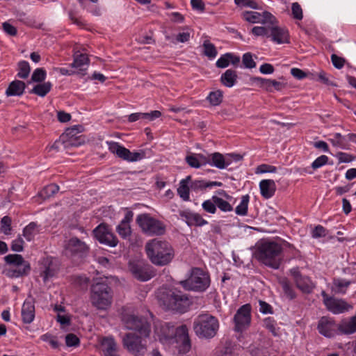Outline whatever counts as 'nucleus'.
<instances>
[{
  "label": "nucleus",
  "instance_id": "nucleus-38",
  "mask_svg": "<svg viewBox=\"0 0 356 356\" xmlns=\"http://www.w3.org/2000/svg\"><path fill=\"white\" fill-rule=\"evenodd\" d=\"M249 201L250 196L248 195H243L241 198L240 203L235 209V213L238 216H246L248 214Z\"/></svg>",
  "mask_w": 356,
  "mask_h": 356
},
{
  "label": "nucleus",
  "instance_id": "nucleus-41",
  "mask_svg": "<svg viewBox=\"0 0 356 356\" xmlns=\"http://www.w3.org/2000/svg\"><path fill=\"white\" fill-rule=\"evenodd\" d=\"M58 190L59 187L58 185L51 184L44 187L39 193V195L43 199L49 198L56 194Z\"/></svg>",
  "mask_w": 356,
  "mask_h": 356
},
{
  "label": "nucleus",
  "instance_id": "nucleus-58",
  "mask_svg": "<svg viewBox=\"0 0 356 356\" xmlns=\"http://www.w3.org/2000/svg\"><path fill=\"white\" fill-rule=\"evenodd\" d=\"M328 157L325 155H322L316 159L312 163V167L314 169L319 168L327 163Z\"/></svg>",
  "mask_w": 356,
  "mask_h": 356
},
{
  "label": "nucleus",
  "instance_id": "nucleus-31",
  "mask_svg": "<svg viewBox=\"0 0 356 356\" xmlns=\"http://www.w3.org/2000/svg\"><path fill=\"white\" fill-rule=\"evenodd\" d=\"M129 269L137 279L141 281H147L151 278V275L144 271L140 264L129 261Z\"/></svg>",
  "mask_w": 356,
  "mask_h": 356
},
{
  "label": "nucleus",
  "instance_id": "nucleus-50",
  "mask_svg": "<svg viewBox=\"0 0 356 356\" xmlns=\"http://www.w3.org/2000/svg\"><path fill=\"white\" fill-rule=\"evenodd\" d=\"M189 184L191 190L195 192H198L208 187L207 183L204 180H191Z\"/></svg>",
  "mask_w": 356,
  "mask_h": 356
},
{
  "label": "nucleus",
  "instance_id": "nucleus-32",
  "mask_svg": "<svg viewBox=\"0 0 356 356\" xmlns=\"http://www.w3.org/2000/svg\"><path fill=\"white\" fill-rule=\"evenodd\" d=\"M257 80L261 87L269 92H272L273 89L281 90L284 86L282 83L277 81L276 80L265 78H257Z\"/></svg>",
  "mask_w": 356,
  "mask_h": 356
},
{
  "label": "nucleus",
  "instance_id": "nucleus-28",
  "mask_svg": "<svg viewBox=\"0 0 356 356\" xmlns=\"http://www.w3.org/2000/svg\"><path fill=\"white\" fill-rule=\"evenodd\" d=\"M260 193L265 199L272 197L276 191V184L273 179H263L259 182Z\"/></svg>",
  "mask_w": 356,
  "mask_h": 356
},
{
  "label": "nucleus",
  "instance_id": "nucleus-36",
  "mask_svg": "<svg viewBox=\"0 0 356 356\" xmlns=\"http://www.w3.org/2000/svg\"><path fill=\"white\" fill-rule=\"evenodd\" d=\"M350 282L341 278H335L333 280V286L332 290L337 293H345Z\"/></svg>",
  "mask_w": 356,
  "mask_h": 356
},
{
  "label": "nucleus",
  "instance_id": "nucleus-46",
  "mask_svg": "<svg viewBox=\"0 0 356 356\" xmlns=\"http://www.w3.org/2000/svg\"><path fill=\"white\" fill-rule=\"evenodd\" d=\"M333 146L345 148V139L344 137L339 133H335L332 135V138L329 139Z\"/></svg>",
  "mask_w": 356,
  "mask_h": 356
},
{
  "label": "nucleus",
  "instance_id": "nucleus-54",
  "mask_svg": "<svg viewBox=\"0 0 356 356\" xmlns=\"http://www.w3.org/2000/svg\"><path fill=\"white\" fill-rule=\"evenodd\" d=\"M291 10L293 18L298 20H301L302 19V10L298 3L295 2L292 3Z\"/></svg>",
  "mask_w": 356,
  "mask_h": 356
},
{
  "label": "nucleus",
  "instance_id": "nucleus-20",
  "mask_svg": "<svg viewBox=\"0 0 356 356\" xmlns=\"http://www.w3.org/2000/svg\"><path fill=\"white\" fill-rule=\"evenodd\" d=\"M181 220L184 221L188 226H203L208 224L202 216L197 213L192 212L189 210L180 211L179 212Z\"/></svg>",
  "mask_w": 356,
  "mask_h": 356
},
{
  "label": "nucleus",
  "instance_id": "nucleus-24",
  "mask_svg": "<svg viewBox=\"0 0 356 356\" xmlns=\"http://www.w3.org/2000/svg\"><path fill=\"white\" fill-rule=\"evenodd\" d=\"M133 216L132 211H127L116 228L117 232L123 238H127L131 235L130 222L132 220Z\"/></svg>",
  "mask_w": 356,
  "mask_h": 356
},
{
  "label": "nucleus",
  "instance_id": "nucleus-7",
  "mask_svg": "<svg viewBox=\"0 0 356 356\" xmlns=\"http://www.w3.org/2000/svg\"><path fill=\"white\" fill-rule=\"evenodd\" d=\"M219 328L218 319L208 314L199 315L195 320L193 329L200 337L212 338Z\"/></svg>",
  "mask_w": 356,
  "mask_h": 356
},
{
  "label": "nucleus",
  "instance_id": "nucleus-9",
  "mask_svg": "<svg viewBox=\"0 0 356 356\" xmlns=\"http://www.w3.org/2000/svg\"><path fill=\"white\" fill-rule=\"evenodd\" d=\"M136 222L142 232L147 236H161L165 232V225L149 213H142L136 217Z\"/></svg>",
  "mask_w": 356,
  "mask_h": 356
},
{
  "label": "nucleus",
  "instance_id": "nucleus-16",
  "mask_svg": "<svg viewBox=\"0 0 356 356\" xmlns=\"http://www.w3.org/2000/svg\"><path fill=\"white\" fill-rule=\"evenodd\" d=\"M251 307L248 304L241 306L234 315V330L236 332H242L245 330L251 321Z\"/></svg>",
  "mask_w": 356,
  "mask_h": 356
},
{
  "label": "nucleus",
  "instance_id": "nucleus-45",
  "mask_svg": "<svg viewBox=\"0 0 356 356\" xmlns=\"http://www.w3.org/2000/svg\"><path fill=\"white\" fill-rule=\"evenodd\" d=\"M235 3L241 8H250L253 10H259V4L254 0H234Z\"/></svg>",
  "mask_w": 356,
  "mask_h": 356
},
{
  "label": "nucleus",
  "instance_id": "nucleus-40",
  "mask_svg": "<svg viewBox=\"0 0 356 356\" xmlns=\"http://www.w3.org/2000/svg\"><path fill=\"white\" fill-rule=\"evenodd\" d=\"M223 98L222 92L220 90L211 91L207 97L211 105L218 106L221 104Z\"/></svg>",
  "mask_w": 356,
  "mask_h": 356
},
{
  "label": "nucleus",
  "instance_id": "nucleus-27",
  "mask_svg": "<svg viewBox=\"0 0 356 356\" xmlns=\"http://www.w3.org/2000/svg\"><path fill=\"white\" fill-rule=\"evenodd\" d=\"M104 356H118L117 344L113 337H104L100 342Z\"/></svg>",
  "mask_w": 356,
  "mask_h": 356
},
{
  "label": "nucleus",
  "instance_id": "nucleus-48",
  "mask_svg": "<svg viewBox=\"0 0 356 356\" xmlns=\"http://www.w3.org/2000/svg\"><path fill=\"white\" fill-rule=\"evenodd\" d=\"M40 339L42 341L48 342L53 348H58L59 346L56 337L50 333L42 334L40 336Z\"/></svg>",
  "mask_w": 356,
  "mask_h": 356
},
{
  "label": "nucleus",
  "instance_id": "nucleus-60",
  "mask_svg": "<svg viewBox=\"0 0 356 356\" xmlns=\"http://www.w3.org/2000/svg\"><path fill=\"white\" fill-rule=\"evenodd\" d=\"M65 343L67 346H76L79 343V338L74 334H68L65 337Z\"/></svg>",
  "mask_w": 356,
  "mask_h": 356
},
{
  "label": "nucleus",
  "instance_id": "nucleus-12",
  "mask_svg": "<svg viewBox=\"0 0 356 356\" xmlns=\"http://www.w3.org/2000/svg\"><path fill=\"white\" fill-rule=\"evenodd\" d=\"M146 337L136 332L128 333L123 339L124 346L132 354H143L146 350Z\"/></svg>",
  "mask_w": 356,
  "mask_h": 356
},
{
  "label": "nucleus",
  "instance_id": "nucleus-47",
  "mask_svg": "<svg viewBox=\"0 0 356 356\" xmlns=\"http://www.w3.org/2000/svg\"><path fill=\"white\" fill-rule=\"evenodd\" d=\"M264 326L268 329L274 336H277L278 328L277 327L275 320L270 317L266 318L264 321Z\"/></svg>",
  "mask_w": 356,
  "mask_h": 356
},
{
  "label": "nucleus",
  "instance_id": "nucleus-39",
  "mask_svg": "<svg viewBox=\"0 0 356 356\" xmlns=\"http://www.w3.org/2000/svg\"><path fill=\"white\" fill-rule=\"evenodd\" d=\"M52 85L50 82L40 83L33 87L32 92L40 97H44L50 90Z\"/></svg>",
  "mask_w": 356,
  "mask_h": 356
},
{
  "label": "nucleus",
  "instance_id": "nucleus-8",
  "mask_svg": "<svg viewBox=\"0 0 356 356\" xmlns=\"http://www.w3.org/2000/svg\"><path fill=\"white\" fill-rule=\"evenodd\" d=\"M10 267L6 270V275L9 277H19L26 275L31 270L29 261H25L20 254H8L4 257Z\"/></svg>",
  "mask_w": 356,
  "mask_h": 356
},
{
  "label": "nucleus",
  "instance_id": "nucleus-37",
  "mask_svg": "<svg viewBox=\"0 0 356 356\" xmlns=\"http://www.w3.org/2000/svg\"><path fill=\"white\" fill-rule=\"evenodd\" d=\"M39 233L38 225L35 222H31L26 226L23 230V236L29 241L34 238V237Z\"/></svg>",
  "mask_w": 356,
  "mask_h": 356
},
{
  "label": "nucleus",
  "instance_id": "nucleus-6",
  "mask_svg": "<svg viewBox=\"0 0 356 356\" xmlns=\"http://www.w3.org/2000/svg\"><path fill=\"white\" fill-rule=\"evenodd\" d=\"M90 301L99 310L106 311L110 308L113 301L111 289L105 283H96L92 286Z\"/></svg>",
  "mask_w": 356,
  "mask_h": 356
},
{
  "label": "nucleus",
  "instance_id": "nucleus-3",
  "mask_svg": "<svg viewBox=\"0 0 356 356\" xmlns=\"http://www.w3.org/2000/svg\"><path fill=\"white\" fill-rule=\"evenodd\" d=\"M250 33L256 38H270L272 42L278 44L289 42L288 30L279 26L278 20L275 17L273 22H268L266 26L252 27Z\"/></svg>",
  "mask_w": 356,
  "mask_h": 356
},
{
  "label": "nucleus",
  "instance_id": "nucleus-29",
  "mask_svg": "<svg viewBox=\"0 0 356 356\" xmlns=\"http://www.w3.org/2000/svg\"><path fill=\"white\" fill-rule=\"evenodd\" d=\"M297 287L305 293H310L314 286L312 280L306 276H302L298 273L294 275Z\"/></svg>",
  "mask_w": 356,
  "mask_h": 356
},
{
  "label": "nucleus",
  "instance_id": "nucleus-61",
  "mask_svg": "<svg viewBox=\"0 0 356 356\" xmlns=\"http://www.w3.org/2000/svg\"><path fill=\"white\" fill-rule=\"evenodd\" d=\"M3 31L10 35H15L17 34L16 28L8 22H4L2 24Z\"/></svg>",
  "mask_w": 356,
  "mask_h": 356
},
{
  "label": "nucleus",
  "instance_id": "nucleus-51",
  "mask_svg": "<svg viewBox=\"0 0 356 356\" xmlns=\"http://www.w3.org/2000/svg\"><path fill=\"white\" fill-rule=\"evenodd\" d=\"M46 78V71L42 68H37L31 76V80L34 82H41Z\"/></svg>",
  "mask_w": 356,
  "mask_h": 356
},
{
  "label": "nucleus",
  "instance_id": "nucleus-26",
  "mask_svg": "<svg viewBox=\"0 0 356 356\" xmlns=\"http://www.w3.org/2000/svg\"><path fill=\"white\" fill-rule=\"evenodd\" d=\"M186 162L189 166L200 168L209 163L210 159L202 154L191 153L186 156Z\"/></svg>",
  "mask_w": 356,
  "mask_h": 356
},
{
  "label": "nucleus",
  "instance_id": "nucleus-1",
  "mask_svg": "<svg viewBox=\"0 0 356 356\" xmlns=\"http://www.w3.org/2000/svg\"><path fill=\"white\" fill-rule=\"evenodd\" d=\"M154 337L165 348L179 353H188L191 349L188 330L185 325L175 328L170 323L156 322Z\"/></svg>",
  "mask_w": 356,
  "mask_h": 356
},
{
  "label": "nucleus",
  "instance_id": "nucleus-5",
  "mask_svg": "<svg viewBox=\"0 0 356 356\" xmlns=\"http://www.w3.org/2000/svg\"><path fill=\"white\" fill-rule=\"evenodd\" d=\"M282 251V248L279 243L264 241L259 243L255 255L266 266L277 269L280 266V254Z\"/></svg>",
  "mask_w": 356,
  "mask_h": 356
},
{
  "label": "nucleus",
  "instance_id": "nucleus-18",
  "mask_svg": "<svg viewBox=\"0 0 356 356\" xmlns=\"http://www.w3.org/2000/svg\"><path fill=\"white\" fill-rule=\"evenodd\" d=\"M93 234L99 243L110 247H115L118 243V238L105 224H100L97 226L93 230Z\"/></svg>",
  "mask_w": 356,
  "mask_h": 356
},
{
  "label": "nucleus",
  "instance_id": "nucleus-56",
  "mask_svg": "<svg viewBox=\"0 0 356 356\" xmlns=\"http://www.w3.org/2000/svg\"><path fill=\"white\" fill-rule=\"evenodd\" d=\"M243 63L247 68H253L256 66V63L252 58L250 53H245L243 56Z\"/></svg>",
  "mask_w": 356,
  "mask_h": 356
},
{
  "label": "nucleus",
  "instance_id": "nucleus-10",
  "mask_svg": "<svg viewBox=\"0 0 356 356\" xmlns=\"http://www.w3.org/2000/svg\"><path fill=\"white\" fill-rule=\"evenodd\" d=\"M106 143L111 153L128 162L138 161L145 157V153L143 151L131 152L128 149L121 145L119 143L106 141Z\"/></svg>",
  "mask_w": 356,
  "mask_h": 356
},
{
  "label": "nucleus",
  "instance_id": "nucleus-63",
  "mask_svg": "<svg viewBox=\"0 0 356 356\" xmlns=\"http://www.w3.org/2000/svg\"><path fill=\"white\" fill-rule=\"evenodd\" d=\"M170 20L175 23H182L184 20V17L178 12H173L168 14Z\"/></svg>",
  "mask_w": 356,
  "mask_h": 356
},
{
  "label": "nucleus",
  "instance_id": "nucleus-21",
  "mask_svg": "<svg viewBox=\"0 0 356 356\" xmlns=\"http://www.w3.org/2000/svg\"><path fill=\"white\" fill-rule=\"evenodd\" d=\"M318 330L322 335L330 338L336 334L337 325L331 318L324 316L318 322Z\"/></svg>",
  "mask_w": 356,
  "mask_h": 356
},
{
  "label": "nucleus",
  "instance_id": "nucleus-30",
  "mask_svg": "<svg viewBox=\"0 0 356 356\" xmlns=\"http://www.w3.org/2000/svg\"><path fill=\"white\" fill-rule=\"evenodd\" d=\"M25 83L19 80L12 81L6 90V95L8 97L10 96H21L25 90Z\"/></svg>",
  "mask_w": 356,
  "mask_h": 356
},
{
  "label": "nucleus",
  "instance_id": "nucleus-52",
  "mask_svg": "<svg viewBox=\"0 0 356 356\" xmlns=\"http://www.w3.org/2000/svg\"><path fill=\"white\" fill-rule=\"evenodd\" d=\"M335 157L339 163H350L355 159V156L352 154L342 152L337 153Z\"/></svg>",
  "mask_w": 356,
  "mask_h": 356
},
{
  "label": "nucleus",
  "instance_id": "nucleus-64",
  "mask_svg": "<svg viewBox=\"0 0 356 356\" xmlns=\"http://www.w3.org/2000/svg\"><path fill=\"white\" fill-rule=\"evenodd\" d=\"M191 3L193 10H197L201 13L204 11V3L202 1V0H191Z\"/></svg>",
  "mask_w": 356,
  "mask_h": 356
},
{
  "label": "nucleus",
  "instance_id": "nucleus-14",
  "mask_svg": "<svg viewBox=\"0 0 356 356\" xmlns=\"http://www.w3.org/2000/svg\"><path fill=\"white\" fill-rule=\"evenodd\" d=\"M254 10H243L241 13V17L245 22L250 24H260L261 26H266L268 22H273L275 20V16L267 10L261 12Z\"/></svg>",
  "mask_w": 356,
  "mask_h": 356
},
{
  "label": "nucleus",
  "instance_id": "nucleus-11",
  "mask_svg": "<svg viewBox=\"0 0 356 356\" xmlns=\"http://www.w3.org/2000/svg\"><path fill=\"white\" fill-rule=\"evenodd\" d=\"M209 275L200 268L192 270L191 275L184 282V286L190 290L204 291L209 286Z\"/></svg>",
  "mask_w": 356,
  "mask_h": 356
},
{
  "label": "nucleus",
  "instance_id": "nucleus-19",
  "mask_svg": "<svg viewBox=\"0 0 356 356\" xmlns=\"http://www.w3.org/2000/svg\"><path fill=\"white\" fill-rule=\"evenodd\" d=\"M65 249L67 254L82 257L87 252L88 248L84 242L77 238H72L66 243Z\"/></svg>",
  "mask_w": 356,
  "mask_h": 356
},
{
  "label": "nucleus",
  "instance_id": "nucleus-43",
  "mask_svg": "<svg viewBox=\"0 0 356 356\" xmlns=\"http://www.w3.org/2000/svg\"><path fill=\"white\" fill-rule=\"evenodd\" d=\"M215 198L213 195L210 199L204 201L202 204L203 210L210 214H215L217 212Z\"/></svg>",
  "mask_w": 356,
  "mask_h": 356
},
{
  "label": "nucleus",
  "instance_id": "nucleus-17",
  "mask_svg": "<svg viewBox=\"0 0 356 356\" xmlns=\"http://www.w3.org/2000/svg\"><path fill=\"white\" fill-rule=\"evenodd\" d=\"M40 276L44 282H47L56 276L59 270V263L56 259L52 257L44 258L40 263Z\"/></svg>",
  "mask_w": 356,
  "mask_h": 356
},
{
  "label": "nucleus",
  "instance_id": "nucleus-55",
  "mask_svg": "<svg viewBox=\"0 0 356 356\" xmlns=\"http://www.w3.org/2000/svg\"><path fill=\"white\" fill-rule=\"evenodd\" d=\"M1 223L2 232L6 235L10 234V231H11V227H10L11 219H10V218L8 216L3 217L1 220Z\"/></svg>",
  "mask_w": 356,
  "mask_h": 356
},
{
  "label": "nucleus",
  "instance_id": "nucleus-34",
  "mask_svg": "<svg viewBox=\"0 0 356 356\" xmlns=\"http://www.w3.org/2000/svg\"><path fill=\"white\" fill-rule=\"evenodd\" d=\"M190 181L191 176H188L186 179L180 181L179 186L177 188L178 195L184 201H188L190 199L189 191L191 188L190 186H188Z\"/></svg>",
  "mask_w": 356,
  "mask_h": 356
},
{
  "label": "nucleus",
  "instance_id": "nucleus-4",
  "mask_svg": "<svg viewBox=\"0 0 356 356\" xmlns=\"http://www.w3.org/2000/svg\"><path fill=\"white\" fill-rule=\"evenodd\" d=\"M158 298L166 309L184 312L190 305L188 296L175 288L160 291Z\"/></svg>",
  "mask_w": 356,
  "mask_h": 356
},
{
  "label": "nucleus",
  "instance_id": "nucleus-15",
  "mask_svg": "<svg viewBox=\"0 0 356 356\" xmlns=\"http://www.w3.org/2000/svg\"><path fill=\"white\" fill-rule=\"evenodd\" d=\"M323 302L328 311L334 314H339L353 309V306L345 300L329 296L325 291L321 292Z\"/></svg>",
  "mask_w": 356,
  "mask_h": 356
},
{
  "label": "nucleus",
  "instance_id": "nucleus-25",
  "mask_svg": "<svg viewBox=\"0 0 356 356\" xmlns=\"http://www.w3.org/2000/svg\"><path fill=\"white\" fill-rule=\"evenodd\" d=\"M218 194L222 195L223 197L217 195H213L215 198V204H216V208H218L221 211L225 213L232 211L234 208L232 205L229 203V200H231L232 197L224 191L218 192Z\"/></svg>",
  "mask_w": 356,
  "mask_h": 356
},
{
  "label": "nucleus",
  "instance_id": "nucleus-13",
  "mask_svg": "<svg viewBox=\"0 0 356 356\" xmlns=\"http://www.w3.org/2000/svg\"><path fill=\"white\" fill-rule=\"evenodd\" d=\"M124 326L128 330H132L139 334L148 337L149 334V325L146 319L138 318L134 314H124L122 317Z\"/></svg>",
  "mask_w": 356,
  "mask_h": 356
},
{
  "label": "nucleus",
  "instance_id": "nucleus-49",
  "mask_svg": "<svg viewBox=\"0 0 356 356\" xmlns=\"http://www.w3.org/2000/svg\"><path fill=\"white\" fill-rule=\"evenodd\" d=\"M277 172V168L274 165L268 164H261L255 169L256 174H264V173H275Z\"/></svg>",
  "mask_w": 356,
  "mask_h": 356
},
{
  "label": "nucleus",
  "instance_id": "nucleus-44",
  "mask_svg": "<svg viewBox=\"0 0 356 356\" xmlns=\"http://www.w3.org/2000/svg\"><path fill=\"white\" fill-rule=\"evenodd\" d=\"M31 71L30 65L27 61L23 60L18 64L17 76L21 79H26L29 76Z\"/></svg>",
  "mask_w": 356,
  "mask_h": 356
},
{
  "label": "nucleus",
  "instance_id": "nucleus-23",
  "mask_svg": "<svg viewBox=\"0 0 356 356\" xmlns=\"http://www.w3.org/2000/svg\"><path fill=\"white\" fill-rule=\"evenodd\" d=\"M22 318L24 323L29 324L32 323L35 318V305L31 298H28L24 302L22 307Z\"/></svg>",
  "mask_w": 356,
  "mask_h": 356
},
{
  "label": "nucleus",
  "instance_id": "nucleus-57",
  "mask_svg": "<svg viewBox=\"0 0 356 356\" xmlns=\"http://www.w3.org/2000/svg\"><path fill=\"white\" fill-rule=\"evenodd\" d=\"M24 248V241L19 236L12 241L11 250L14 252H22Z\"/></svg>",
  "mask_w": 356,
  "mask_h": 356
},
{
  "label": "nucleus",
  "instance_id": "nucleus-62",
  "mask_svg": "<svg viewBox=\"0 0 356 356\" xmlns=\"http://www.w3.org/2000/svg\"><path fill=\"white\" fill-rule=\"evenodd\" d=\"M331 60L333 65L337 69H341L343 67L344 65V60L342 58L339 57L335 54H332L331 56Z\"/></svg>",
  "mask_w": 356,
  "mask_h": 356
},
{
  "label": "nucleus",
  "instance_id": "nucleus-59",
  "mask_svg": "<svg viewBox=\"0 0 356 356\" xmlns=\"http://www.w3.org/2000/svg\"><path fill=\"white\" fill-rule=\"evenodd\" d=\"M229 53L222 55L216 61V66L219 68L227 67L229 65Z\"/></svg>",
  "mask_w": 356,
  "mask_h": 356
},
{
  "label": "nucleus",
  "instance_id": "nucleus-42",
  "mask_svg": "<svg viewBox=\"0 0 356 356\" xmlns=\"http://www.w3.org/2000/svg\"><path fill=\"white\" fill-rule=\"evenodd\" d=\"M204 54L209 59H213L218 54L217 49L213 44L209 40H205L203 43Z\"/></svg>",
  "mask_w": 356,
  "mask_h": 356
},
{
  "label": "nucleus",
  "instance_id": "nucleus-53",
  "mask_svg": "<svg viewBox=\"0 0 356 356\" xmlns=\"http://www.w3.org/2000/svg\"><path fill=\"white\" fill-rule=\"evenodd\" d=\"M327 234V230L321 225L316 226L312 231V236L314 238L325 237Z\"/></svg>",
  "mask_w": 356,
  "mask_h": 356
},
{
  "label": "nucleus",
  "instance_id": "nucleus-2",
  "mask_svg": "<svg viewBox=\"0 0 356 356\" xmlns=\"http://www.w3.org/2000/svg\"><path fill=\"white\" fill-rule=\"evenodd\" d=\"M145 252L150 261L159 266L170 264L175 257L172 245L165 241L154 238L147 242Z\"/></svg>",
  "mask_w": 356,
  "mask_h": 356
},
{
  "label": "nucleus",
  "instance_id": "nucleus-35",
  "mask_svg": "<svg viewBox=\"0 0 356 356\" xmlns=\"http://www.w3.org/2000/svg\"><path fill=\"white\" fill-rule=\"evenodd\" d=\"M237 79L236 71L232 70H226L220 77L222 83L226 87L231 88L234 86Z\"/></svg>",
  "mask_w": 356,
  "mask_h": 356
},
{
  "label": "nucleus",
  "instance_id": "nucleus-33",
  "mask_svg": "<svg viewBox=\"0 0 356 356\" xmlns=\"http://www.w3.org/2000/svg\"><path fill=\"white\" fill-rule=\"evenodd\" d=\"M88 65H89V59L86 54H75L74 56V61L71 64V66L72 67L78 69L79 71H85V70H86Z\"/></svg>",
  "mask_w": 356,
  "mask_h": 356
},
{
  "label": "nucleus",
  "instance_id": "nucleus-22",
  "mask_svg": "<svg viewBox=\"0 0 356 356\" xmlns=\"http://www.w3.org/2000/svg\"><path fill=\"white\" fill-rule=\"evenodd\" d=\"M232 156L230 154L222 155L220 153L215 152L207 156L210 159L208 164L218 169H225L232 164Z\"/></svg>",
  "mask_w": 356,
  "mask_h": 356
}]
</instances>
